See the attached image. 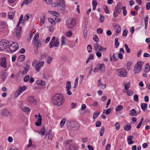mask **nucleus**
Masks as SVG:
<instances>
[{"label":"nucleus","instance_id":"obj_62","mask_svg":"<svg viewBox=\"0 0 150 150\" xmlns=\"http://www.w3.org/2000/svg\"><path fill=\"white\" fill-rule=\"evenodd\" d=\"M49 22H50L52 25H54L55 24V22L54 19H48Z\"/></svg>","mask_w":150,"mask_h":150},{"label":"nucleus","instance_id":"obj_1","mask_svg":"<svg viewBox=\"0 0 150 150\" xmlns=\"http://www.w3.org/2000/svg\"><path fill=\"white\" fill-rule=\"evenodd\" d=\"M64 98L62 94L57 93L54 95L52 98V101L54 104L60 106L64 102Z\"/></svg>","mask_w":150,"mask_h":150},{"label":"nucleus","instance_id":"obj_24","mask_svg":"<svg viewBox=\"0 0 150 150\" xmlns=\"http://www.w3.org/2000/svg\"><path fill=\"white\" fill-rule=\"evenodd\" d=\"M36 83L38 85L41 86H44L45 85V82L44 81L42 80H38L37 81Z\"/></svg>","mask_w":150,"mask_h":150},{"label":"nucleus","instance_id":"obj_5","mask_svg":"<svg viewBox=\"0 0 150 150\" xmlns=\"http://www.w3.org/2000/svg\"><path fill=\"white\" fill-rule=\"evenodd\" d=\"M39 38V34L36 33L35 35L33 38V43L37 47V50H38V48L40 46L41 44L40 42H38V40Z\"/></svg>","mask_w":150,"mask_h":150},{"label":"nucleus","instance_id":"obj_28","mask_svg":"<svg viewBox=\"0 0 150 150\" xmlns=\"http://www.w3.org/2000/svg\"><path fill=\"white\" fill-rule=\"evenodd\" d=\"M45 127L44 126H43L41 129L39 131L38 133L42 135H44L45 134Z\"/></svg>","mask_w":150,"mask_h":150},{"label":"nucleus","instance_id":"obj_30","mask_svg":"<svg viewBox=\"0 0 150 150\" xmlns=\"http://www.w3.org/2000/svg\"><path fill=\"white\" fill-rule=\"evenodd\" d=\"M132 64V62H128L126 65L127 68L128 70H129L130 69V67Z\"/></svg>","mask_w":150,"mask_h":150},{"label":"nucleus","instance_id":"obj_20","mask_svg":"<svg viewBox=\"0 0 150 150\" xmlns=\"http://www.w3.org/2000/svg\"><path fill=\"white\" fill-rule=\"evenodd\" d=\"M71 129L73 130H76L78 128V124L76 122H74L73 124H72L71 126Z\"/></svg>","mask_w":150,"mask_h":150},{"label":"nucleus","instance_id":"obj_47","mask_svg":"<svg viewBox=\"0 0 150 150\" xmlns=\"http://www.w3.org/2000/svg\"><path fill=\"white\" fill-rule=\"evenodd\" d=\"M32 1V0H24L23 2L25 4L28 5V4L30 3Z\"/></svg>","mask_w":150,"mask_h":150},{"label":"nucleus","instance_id":"obj_37","mask_svg":"<svg viewBox=\"0 0 150 150\" xmlns=\"http://www.w3.org/2000/svg\"><path fill=\"white\" fill-rule=\"evenodd\" d=\"M22 110L24 112H26L27 114H28L30 111V109L27 107H24Z\"/></svg>","mask_w":150,"mask_h":150},{"label":"nucleus","instance_id":"obj_45","mask_svg":"<svg viewBox=\"0 0 150 150\" xmlns=\"http://www.w3.org/2000/svg\"><path fill=\"white\" fill-rule=\"evenodd\" d=\"M66 120V119L65 118H63L61 120L60 123V125L61 127H62L64 126Z\"/></svg>","mask_w":150,"mask_h":150},{"label":"nucleus","instance_id":"obj_56","mask_svg":"<svg viewBox=\"0 0 150 150\" xmlns=\"http://www.w3.org/2000/svg\"><path fill=\"white\" fill-rule=\"evenodd\" d=\"M112 110V108H110L106 110L105 114L107 115H108L110 113L111 111Z\"/></svg>","mask_w":150,"mask_h":150},{"label":"nucleus","instance_id":"obj_10","mask_svg":"<svg viewBox=\"0 0 150 150\" xmlns=\"http://www.w3.org/2000/svg\"><path fill=\"white\" fill-rule=\"evenodd\" d=\"M96 67L99 70H100L102 72H104L105 70V66L103 63L102 64H97Z\"/></svg>","mask_w":150,"mask_h":150},{"label":"nucleus","instance_id":"obj_46","mask_svg":"<svg viewBox=\"0 0 150 150\" xmlns=\"http://www.w3.org/2000/svg\"><path fill=\"white\" fill-rule=\"evenodd\" d=\"M87 50L89 53H91L92 51V47L91 45H88L87 47Z\"/></svg>","mask_w":150,"mask_h":150},{"label":"nucleus","instance_id":"obj_33","mask_svg":"<svg viewBox=\"0 0 150 150\" xmlns=\"http://www.w3.org/2000/svg\"><path fill=\"white\" fill-rule=\"evenodd\" d=\"M6 26V23L4 22H1L0 23V29H3Z\"/></svg>","mask_w":150,"mask_h":150},{"label":"nucleus","instance_id":"obj_61","mask_svg":"<svg viewBox=\"0 0 150 150\" xmlns=\"http://www.w3.org/2000/svg\"><path fill=\"white\" fill-rule=\"evenodd\" d=\"M104 8L105 10V11L106 13H108L109 12V10L108 9V7L107 6H105L104 7Z\"/></svg>","mask_w":150,"mask_h":150},{"label":"nucleus","instance_id":"obj_11","mask_svg":"<svg viewBox=\"0 0 150 150\" xmlns=\"http://www.w3.org/2000/svg\"><path fill=\"white\" fill-rule=\"evenodd\" d=\"M28 101L33 105H36L37 104V101L34 98V96H30L28 97Z\"/></svg>","mask_w":150,"mask_h":150},{"label":"nucleus","instance_id":"obj_18","mask_svg":"<svg viewBox=\"0 0 150 150\" xmlns=\"http://www.w3.org/2000/svg\"><path fill=\"white\" fill-rule=\"evenodd\" d=\"M133 137V136H129L128 137L127 140H128V143L129 144H131L134 143V141L132 140Z\"/></svg>","mask_w":150,"mask_h":150},{"label":"nucleus","instance_id":"obj_43","mask_svg":"<svg viewBox=\"0 0 150 150\" xmlns=\"http://www.w3.org/2000/svg\"><path fill=\"white\" fill-rule=\"evenodd\" d=\"M22 92L21 91L20 89H18L16 91V92L15 93V95L16 96V97H18L19 96V95L21 94Z\"/></svg>","mask_w":150,"mask_h":150},{"label":"nucleus","instance_id":"obj_59","mask_svg":"<svg viewBox=\"0 0 150 150\" xmlns=\"http://www.w3.org/2000/svg\"><path fill=\"white\" fill-rule=\"evenodd\" d=\"M29 75H27L26 76H25L24 77V79H23V80H24V81H25V82H28L29 79Z\"/></svg>","mask_w":150,"mask_h":150},{"label":"nucleus","instance_id":"obj_57","mask_svg":"<svg viewBox=\"0 0 150 150\" xmlns=\"http://www.w3.org/2000/svg\"><path fill=\"white\" fill-rule=\"evenodd\" d=\"M23 20L24 19H19L18 23L16 26L17 27H19V25L21 23L22 24L24 22V21Z\"/></svg>","mask_w":150,"mask_h":150},{"label":"nucleus","instance_id":"obj_44","mask_svg":"<svg viewBox=\"0 0 150 150\" xmlns=\"http://www.w3.org/2000/svg\"><path fill=\"white\" fill-rule=\"evenodd\" d=\"M124 46L127 52L128 53H130V48L128 47L127 45V44H125L124 45Z\"/></svg>","mask_w":150,"mask_h":150},{"label":"nucleus","instance_id":"obj_49","mask_svg":"<svg viewBox=\"0 0 150 150\" xmlns=\"http://www.w3.org/2000/svg\"><path fill=\"white\" fill-rule=\"evenodd\" d=\"M54 46L55 47H58L59 45V42L58 39L56 40L54 43Z\"/></svg>","mask_w":150,"mask_h":150},{"label":"nucleus","instance_id":"obj_64","mask_svg":"<svg viewBox=\"0 0 150 150\" xmlns=\"http://www.w3.org/2000/svg\"><path fill=\"white\" fill-rule=\"evenodd\" d=\"M146 9L149 10L150 9V3H147L146 4Z\"/></svg>","mask_w":150,"mask_h":150},{"label":"nucleus","instance_id":"obj_14","mask_svg":"<svg viewBox=\"0 0 150 150\" xmlns=\"http://www.w3.org/2000/svg\"><path fill=\"white\" fill-rule=\"evenodd\" d=\"M114 30L115 31L116 36H117L121 30V27L119 25H115L114 27Z\"/></svg>","mask_w":150,"mask_h":150},{"label":"nucleus","instance_id":"obj_41","mask_svg":"<svg viewBox=\"0 0 150 150\" xmlns=\"http://www.w3.org/2000/svg\"><path fill=\"white\" fill-rule=\"evenodd\" d=\"M100 45L98 43H96L94 45V50L96 51V52L98 51V50L99 49Z\"/></svg>","mask_w":150,"mask_h":150},{"label":"nucleus","instance_id":"obj_13","mask_svg":"<svg viewBox=\"0 0 150 150\" xmlns=\"http://www.w3.org/2000/svg\"><path fill=\"white\" fill-rule=\"evenodd\" d=\"M1 113L3 115H6V116H10V113L8 110L6 109H4L2 110L1 111Z\"/></svg>","mask_w":150,"mask_h":150},{"label":"nucleus","instance_id":"obj_17","mask_svg":"<svg viewBox=\"0 0 150 150\" xmlns=\"http://www.w3.org/2000/svg\"><path fill=\"white\" fill-rule=\"evenodd\" d=\"M114 11L115 12L118 13H120L121 11V6L119 4H118L115 7Z\"/></svg>","mask_w":150,"mask_h":150},{"label":"nucleus","instance_id":"obj_63","mask_svg":"<svg viewBox=\"0 0 150 150\" xmlns=\"http://www.w3.org/2000/svg\"><path fill=\"white\" fill-rule=\"evenodd\" d=\"M97 32L99 34H101L103 33V29L101 28H99L97 29Z\"/></svg>","mask_w":150,"mask_h":150},{"label":"nucleus","instance_id":"obj_31","mask_svg":"<svg viewBox=\"0 0 150 150\" xmlns=\"http://www.w3.org/2000/svg\"><path fill=\"white\" fill-rule=\"evenodd\" d=\"M25 58V56L24 55H21L18 58V62H21L23 61Z\"/></svg>","mask_w":150,"mask_h":150},{"label":"nucleus","instance_id":"obj_22","mask_svg":"<svg viewBox=\"0 0 150 150\" xmlns=\"http://www.w3.org/2000/svg\"><path fill=\"white\" fill-rule=\"evenodd\" d=\"M77 149L76 146L74 144H72L70 145L69 148L67 150H77Z\"/></svg>","mask_w":150,"mask_h":150},{"label":"nucleus","instance_id":"obj_21","mask_svg":"<svg viewBox=\"0 0 150 150\" xmlns=\"http://www.w3.org/2000/svg\"><path fill=\"white\" fill-rule=\"evenodd\" d=\"M61 46L64 45H66V42H67V38L64 36H62L61 39Z\"/></svg>","mask_w":150,"mask_h":150},{"label":"nucleus","instance_id":"obj_2","mask_svg":"<svg viewBox=\"0 0 150 150\" xmlns=\"http://www.w3.org/2000/svg\"><path fill=\"white\" fill-rule=\"evenodd\" d=\"M44 62L38 61L37 60H35L32 63V65L34 67L36 71L38 72L40 70V68L43 66Z\"/></svg>","mask_w":150,"mask_h":150},{"label":"nucleus","instance_id":"obj_6","mask_svg":"<svg viewBox=\"0 0 150 150\" xmlns=\"http://www.w3.org/2000/svg\"><path fill=\"white\" fill-rule=\"evenodd\" d=\"M76 24L75 19H68L66 22L67 26L69 28H72Z\"/></svg>","mask_w":150,"mask_h":150},{"label":"nucleus","instance_id":"obj_19","mask_svg":"<svg viewBox=\"0 0 150 150\" xmlns=\"http://www.w3.org/2000/svg\"><path fill=\"white\" fill-rule=\"evenodd\" d=\"M117 59V54H116L114 53L112 56L111 55L110 56V60L111 61L115 62Z\"/></svg>","mask_w":150,"mask_h":150},{"label":"nucleus","instance_id":"obj_36","mask_svg":"<svg viewBox=\"0 0 150 150\" xmlns=\"http://www.w3.org/2000/svg\"><path fill=\"white\" fill-rule=\"evenodd\" d=\"M123 108V106L122 105H120L116 107L115 110L117 112H118L122 110Z\"/></svg>","mask_w":150,"mask_h":150},{"label":"nucleus","instance_id":"obj_34","mask_svg":"<svg viewBox=\"0 0 150 150\" xmlns=\"http://www.w3.org/2000/svg\"><path fill=\"white\" fill-rule=\"evenodd\" d=\"M105 127L104 126H102L101 127V129L100 131V136H102L104 132Z\"/></svg>","mask_w":150,"mask_h":150},{"label":"nucleus","instance_id":"obj_39","mask_svg":"<svg viewBox=\"0 0 150 150\" xmlns=\"http://www.w3.org/2000/svg\"><path fill=\"white\" fill-rule=\"evenodd\" d=\"M118 38H116L115 39V47L116 48H117L118 47V46L119 45V43L118 41Z\"/></svg>","mask_w":150,"mask_h":150},{"label":"nucleus","instance_id":"obj_29","mask_svg":"<svg viewBox=\"0 0 150 150\" xmlns=\"http://www.w3.org/2000/svg\"><path fill=\"white\" fill-rule=\"evenodd\" d=\"M106 50V47H104L103 46L100 45L99 47V49L98 50V52H101V51H105Z\"/></svg>","mask_w":150,"mask_h":150},{"label":"nucleus","instance_id":"obj_38","mask_svg":"<svg viewBox=\"0 0 150 150\" xmlns=\"http://www.w3.org/2000/svg\"><path fill=\"white\" fill-rule=\"evenodd\" d=\"M124 130L128 131L131 129V126L130 125H126L124 126Z\"/></svg>","mask_w":150,"mask_h":150},{"label":"nucleus","instance_id":"obj_40","mask_svg":"<svg viewBox=\"0 0 150 150\" xmlns=\"http://www.w3.org/2000/svg\"><path fill=\"white\" fill-rule=\"evenodd\" d=\"M71 88V83L70 81H68L67 82V86L66 88L67 89H70Z\"/></svg>","mask_w":150,"mask_h":150},{"label":"nucleus","instance_id":"obj_8","mask_svg":"<svg viewBox=\"0 0 150 150\" xmlns=\"http://www.w3.org/2000/svg\"><path fill=\"white\" fill-rule=\"evenodd\" d=\"M118 74L120 77H125L127 76V73L125 70L124 69H118Z\"/></svg>","mask_w":150,"mask_h":150},{"label":"nucleus","instance_id":"obj_7","mask_svg":"<svg viewBox=\"0 0 150 150\" xmlns=\"http://www.w3.org/2000/svg\"><path fill=\"white\" fill-rule=\"evenodd\" d=\"M18 48V45L16 42H13L9 46V49L11 52H13L16 51Z\"/></svg>","mask_w":150,"mask_h":150},{"label":"nucleus","instance_id":"obj_25","mask_svg":"<svg viewBox=\"0 0 150 150\" xmlns=\"http://www.w3.org/2000/svg\"><path fill=\"white\" fill-rule=\"evenodd\" d=\"M48 12L51 13V14L57 17H58L59 16V14L55 11H49Z\"/></svg>","mask_w":150,"mask_h":150},{"label":"nucleus","instance_id":"obj_4","mask_svg":"<svg viewBox=\"0 0 150 150\" xmlns=\"http://www.w3.org/2000/svg\"><path fill=\"white\" fill-rule=\"evenodd\" d=\"M144 62L142 61L137 62L134 67V71L135 73L138 74L141 71Z\"/></svg>","mask_w":150,"mask_h":150},{"label":"nucleus","instance_id":"obj_3","mask_svg":"<svg viewBox=\"0 0 150 150\" xmlns=\"http://www.w3.org/2000/svg\"><path fill=\"white\" fill-rule=\"evenodd\" d=\"M61 1L59 3H56L54 4V6H57L58 10L62 13H64L65 11V5L64 4L65 3L63 0H60Z\"/></svg>","mask_w":150,"mask_h":150},{"label":"nucleus","instance_id":"obj_48","mask_svg":"<svg viewBox=\"0 0 150 150\" xmlns=\"http://www.w3.org/2000/svg\"><path fill=\"white\" fill-rule=\"evenodd\" d=\"M46 57V55L45 54H41L40 56L39 57V59H43L44 58H45Z\"/></svg>","mask_w":150,"mask_h":150},{"label":"nucleus","instance_id":"obj_32","mask_svg":"<svg viewBox=\"0 0 150 150\" xmlns=\"http://www.w3.org/2000/svg\"><path fill=\"white\" fill-rule=\"evenodd\" d=\"M14 15V13L13 12H9L8 14V17L9 19H13Z\"/></svg>","mask_w":150,"mask_h":150},{"label":"nucleus","instance_id":"obj_26","mask_svg":"<svg viewBox=\"0 0 150 150\" xmlns=\"http://www.w3.org/2000/svg\"><path fill=\"white\" fill-rule=\"evenodd\" d=\"M42 119L38 118L37 121L35 122V125L37 126H40L42 123Z\"/></svg>","mask_w":150,"mask_h":150},{"label":"nucleus","instance_id":"obj_42","mask_svg":"<svg viewBox=\"0 0 150 150\" xmlns=\"http://www.w3.org/2000/svg\"><path fill=\"white\" fill-rule=\"evenodd\" d=\"M87 28H85L83 31V36L85 38H86L87 37Z\"/></svg>","mask_w":150,"mask_h":150},{"label":"nucleus","instance_id":"obj_55","mask_svg":"<svg viewBox=\"0 0 150 150\" xmlns=\"http://www.w3.org/2000/svg\"><path fill=\"white\" fill-rule=\"evenodd\" d=\"M66 34L68 37H71L72 35V32L71 31H67L66 33Z\"/></svg>","mask_w":150,"mask_h":150},{"label":"nucleus","instance_id":"obj_12","mask_svg":"<svg viewBox=\"0 0 150 150\" xmlns=\"http://www.w3.org/2000/svg\"><path fill=\"white\" fill-rule=\"evenodd\" d=\"M0 45L4 50L6 47L8 45V41L3 40L0 42Z\"/></svg>","mask_w":150,"mask_h":150},{"label":"nucleus","instance_id":"obj_9","mask_svg":"<svg viewBox=\"0 0 150 150\" xmlns=\"http://www.w3.org/2000/svg\"><path fill=\"white\" fill-rule=\"evenodd\" d=\"M7 62L6 58L3 57L1 59L0 65L1 67L5 68L7 67Z\"/></svg>","mask_w":150,"mask_h":150},{"label":"nucleus","instance_id":"obj_54","mask_svg":"<svg viewBox=\"0 0 150 150\" xmlns=\"http://www.w3.org/2000/svg\"><path fill=\"white\" fill-rule=\"evenodd\" d=\"M100 112H98L97 113L94 112L93 114V119H95V118L97 117L99 115H100Z\"/></svg>","mask_w":150,"mask_h":150},{"label":"nucleus","instance_id":"obj_50","mask_svg":"<svg viewBox=\"0 0 150 150\" xmlns=\"http://www.w3.org/2000/svg\"><path fill=\"white\" fill-rule=\"evenodd\" d=\"M122 9L123 11V15L124 16H125L126 15L127 13V11L126 10V8L125 6H123L122 7Z\"/></svg>","mask_w":150,"mask_h":150},{"label":"nucleus","instance_id":"obj_60","mask_svg":"<svg viewBox=\"0 0 150 150\" xmlns=\"http://www.w3.org/2000/svg\"><path fill=\"white\" fill-rule=\"evenodd\" d=\"M52 60V58L51 57H49L47 59V63L48 64H50Z\"/></svg>","mask_w":150,"mask_h":150},{"label":"nucleus","instance_id":"obj_15","mask_svg":"<svg viewBox=\"0 0 150 150\" xmlns=\"http://www.w3.org/2000/svg\"><path fill=\"white\" fill-rule=\"evenodd\" d=\"M129 115L131 116H137L138 114L137 111L134 109H133L129 111Z\"/></svg>","mask_w":150,"mask_h":150},{"label":"nucleus","instance_id":"obj_58","mask_svg":"<svg viewBox=\"0 0 150 150\" xmlns=\"http://www.w3.org/2000/svg\"><path fill=\"white\" fill-rule=\"evenodd\" d=\"M0 77L1 78V81L2 82H4L6 78V77L4 75H2V76H1Z\"/></svg>","mask_w":150,"mask_h":150},{"label":"nucleus","instance_id":"obj_16","mask_svg":"<svg viewBox=\"0 0 150 150\" xmlns=\"http://www.w3.org/2000/svg\"><path fill=\"white\" fill-rule=\"evenodd\" d=\"M22 27H20L19 28H17L16 30V33L17 37L19 38L21 37V32Z\"/></svg>","mask_w":150,"mask_h":150},{"label":"nucleus","instance_id":"obj_53","mask_svg":"<svg viewBox=\"0 0 150 150\" xmlns=\"http://www.w3.org/2000/svg\"><path fill=\"white\" fill-rule=\"evenodd\" d=\"M93 40L96 42H98L99 40V39L98 37L96 35H94L93 38Z\"/></svg>","mask_w":150,"mask_h":150},{"label":"nucleus","instance_id":"obj_35","mask_svg":"<svg viewBox=\"0 0 150 150\" xmlns=\"http://www.w3.org/2000/svg\"><path fill=\"white\" fill-rule=\"evenodd\" d=\"M147 105L146 103H142L141 104V108L143 110H144L147 108Z\"/></svg>","mask_w":150,"mask_h":150},{"label":"nucleus","instance_id":"obj_52","mask_svg":"<svg viewBox=\"0 0 150 150\" xmlns=\"http://www.w3.org/2000/svg\"><path fill=\"white\" fill-rule=\"evenodd\" d=\"M130 83V82H128L125 85V90H128L129 87Z\"/></svg>","mask_w":150,"mask_h":150},{"label":"nucleus","instance_id":"obj_23","mask_svg":"<svg viewBox=\"0 0 150 150\" xmlns=\"http://www.w3.org/2000/svg\"><path fill=\"white\" fill-rule=\"evenodd\" d=\"M150 67L148 63H147L146 64L144 70V72L145 73H148L150 71Z\"/></svg>","mask_w":150,"mask_h":150},{"label":"nucleus","instance_id":"obj_51","mask_svg":"<svg viewBox=\"0 0 150 150\" xmlns=\"http://www.w3.org/2000/svg\"><path fill=\"white\" fill-rule=\"evenodd\" d=\"M115 126L116 127V129L117 130H118L120 127V124L118 122H117L115 123Z\"/></svg>","mask_w":150,"mask_h":150},{"label":"nucleus","instance_id":"obj_27","mask_svg":"<svg viewBox=\"0 0 150 150\" xmlns=\"http://www.w3.org/2000/svg\"><path fill=\"white\" fill-rule=\"evenodd\" d=\"M92 4L93 6V10H95L96 9V7L97 5V2L96 0H93L92 1Z\"/></svg>","mask_w":150,"mask_h":150}]
</instances>
